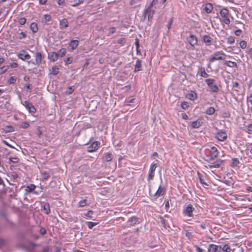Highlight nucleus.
<instances>
[{
  "instance_id": "obj_50",
  "label": "nucleus",
  "mask_w": 252,
  "mask_h": 252,
  "mask_svg": "<svg viewBox=\"0 0 252 252\" xmlns=\"http://www.w3.org/2000/svg\"><path fill=\"white\" fill-rule=\"evenodd\" d=\"M73 58L72 57H69L65 59L64 61L65 64H68L72 63Z\"/></svg>"
},
{
  "instance_id": "obj_31",
  "label": "nucleus",
  "mask_w": 252,
  "mask_h": 252,
  "mask_svg": "<svg viewBox=\"0 0 252 252\" xmlns=\"http://www.w3.org/2000/svg\"><path fill=\"white\" fill-rule=\"evenodd\" d=\"M43 209L45 211V213L46 214H49L50 213V205L48 203H46L43 207Z\"/></svg>"
},
{
  "instance_id": "obj_51",
  "label": "nucleus",
  "mask_w": 252,
  "mask_h": 252,
  "mask_svg": "<svg viewBox=\"0 0 252 252\" xmlns=\"http://www.w3.org/2000/svg\"><path fill=\"white\" fill-rule=\"evenodd\" d=\"M223 22L226 25H229L230 23V20L228 16L223 18Z\"/></svg>"
},
{
  "instance_id": "obj_57",
  "label": "nucleus",
  "mask_w": 252,
  "mask_h": 252,
  "mask_svg": "<svg viewBox=\"0 0 252 252\" xmlns=\"http://www.w3.org/2000/svg\"><path fill=\"white\" fill-rule=\"evenodd\" d=\"M29 124L27 123H26V122H23L21 124V127L23 128H28L29 126Z\"/></svg>"
},
{
  "instance_id": "obj_41",
  "label": "nucleus",
  "mask_w": 252,
  "mask_h": 252,
  "mask_svg": "<svg viewBox=\"0 0 252 252\" xmlns=\"http://www.w3.org/2000/svg\"><path fill=\"white\" fill-rule=\"evenodd\" d=\"M235 39L232 36H230L227 38V43L229 44H232L234 43Z\"/></svg>"
},
{
  "instance_id": "obj_58",
  "label": "nucleus",
  "mask_w": 252,
  "mask_h": 252,
  "mask_svg": "<svg viewBox=\"0 0 252 252\" xmlns=\"http://www.w3.org/2000/svg\"><path fill=\"white\" fill-rule=\"evenodd\" d=\"M27 188L29 189V191H31L35 189V186L33 184H31L30 186H28Z\"/></svg>"
},
{
  "instance_id": "obj_42",
  "label": "nucleus",
  "mask_w": 252,
  "mask_h": 252,
  "mask_svg": "<svg viewBox=\"0 0 252 252\" xmlns=\"http://www.w3.org/2000/svg\"><path fill=\"white\" fill-rule=\"evenodd\" d=\"M88 226L90 229H92L95 225H96V223L91 221L87 222Z\"/></svg>"
},
{
  "instance_id": "obj_13",
  "label": "nucleus",
  "mask_w": 252,
  "mask_h": 252,
  "mask_svg": "<svg viewBox=\"0 0 252 252\" xmlns=\"http://www.w3.org/2000/svg\"><path fill=\"white\" fill-rule=\"evenodd\" d=\"M210 159L212 160L214 159L218 156V151L215 147H211L210 150Z\"/></svg>"
},
{
  "instance_id": "obj_43",
  "label": "nucleus",
  "mask_w": 252,
  "mask_h": 252,
  "mask_svg": "<svg viewBox=\"0 0 252 252\" xmlns=\"http://www.w3.org/2000/svg\"><path fill=\"white\" fill-rule=\"evenodd\" d=\"M200 75L203 77H207L209 74L205 71V69H202L200 71Z\"/></svg>"
},
{
  "instance_id": "obj_20",
  "label": "nucleus",
  "mask_w": 252,
  "mask_h": 252,
  "mask_svg": "<svg viewBox=\"0 0 252 252\" xmlns=\"http://www.w3.org/2000/svg\"><path fill=\"white\" fill-rule=\"evenodd\" d=\"M220 13V15L223 18L228 16L229 15V11L226 8L221 9Z\"/></svg>"
},
{
  "instance_id": "obj_28",
  "label": "nucleus",
  "mask_w": 252,
  "mask_h": 252,
  "mask_svg": "<svg viewBox=\"0 0 252 252\" xmlns=\"http://www.w3.org/2000/svg\"><path fill=\"white\" fill-rule=\"evenodd\" d=\"M221 250L225 252H230L231 251V249L229 244L224 245L222 247H221Z\"/></svg>"
},
{
  "instance_id": "obj_38",
  "label": "nucleus",
  "mask_w": 252,
  "mask_h": 252,
  "mask_svg": "<svg viewBox=\"0 0 252 252\" xmlns=\"http://www.w3.org/2000/svg\"><path fill=\"white\" fill-rule=\"evenodd\" d=\"M126 39L125 38H121L118 40V43L121 45L122 46L126 44Z\"/></svg>"
},
{
  "instance_id": "obj_52",
  "label": "nucleus",
  "mask_w": 252,
  "mask_h": 252,
  "mask_svg": "<svg viewBox=\"0 0 252 252\" xmlns=\"http://www.w3.org/2000/svg\"><path fill=\"white\" fill-rule=\"evenodd\" d=\"M28 111H29L30 113H34L36 112V109H35L34 106L33 105H31V107Z\"/></svg>"
},
{
  "instance_id": "obj_25",
  "label": "nucleus",
  "mask_w": 252,
  "mask_h": 252,
  "mask_svg": "<svg viewBox=\"0 0 252 252\" xmlns=\"http://www.w3.org/2000/svg\"><path fill=\"white\" fill-rule=\"evenodd\" d=\"M59 72V68L57 66H54L52 67L50 73L53 75H56Z\"/></svg>"
},
{
  "instance_id": "obj_61",
  "label": "nucleus",
  "mask_w": 252,
  "mask_h": 252,
  "mask_svg": "<svg viewBox=\"0 0 252 252\" xmlns=\"http://www.w3.org/2000/svg\"><path fill=\"white\" fill-rule=\"evenodd\" d=\"M44 20L46 22H49L51 20V17L48 15H44Z\"/></svg>"
},
{
  "instance_id": "obj_54",
  "label": "nucleus",
  "mask_w": 252,
  "mask_h": 252,
  "mask_svg": "<svg viewBox=\"0 0 252 252\" xmlns=\"http://www.w3.org/2000/svg\"><path fill=\"white\" fill-rule=\"evenodd\" d=\"M173 22V18H170L168 22V24L167 25V27L168 30H169L170 29L171 25L172 24Z\"/></svg>"
},
{
  "instance_id": "obj_6",
  "label": "nucleus",
  "mask_w": 252,
  "mask_h": 252,
  "mask_svg": "<svg viewBox=\"0 0 252 252\" xmlns=\"http://www.w3.org/2000/svg\"><path fill=\"white\" fill-rule=\"evenodd\" d=\"M100 146V142L98 141H95L92 143V144L88 147V151L92 153L97 150Z\"/></svg>"
},
{
  "instance_id": "obj_35",
  "label": "nucleus",
  "mask_w": 252,
  "mask_h": 252,
  "mask_svg": "<svg viewBox=\"0 0 252 252\" xmlns=\"http://www.w3.org/2000/svg\"><path fill=\"white\" fill-rule=\"evenodd\" d=\"M86 202H87L86 199H84V200H82L78 202V207H84L85 206H86V205L87 204Z\"/></svg>"
},
{
  "instance_id": "obj_33",
  "label": "nucleus",
  "mask_w": 252,
  "mask_h": 252,
  "mask_svg": "<svg viewBox=\"0 0 252 252\" xmlns=\"http://www.w3.org/2000/svg\"><path fill=\"white\" fill-rule=\"evenodd\" d=\"M23 105L29 110L31 107V105L32 104L27 100L24 101L23 103H22Z\"/></svg>"
},
{
  "instance_id": "obj_5",
  "label": "nucleus",
  "mask_w": 252,
  "mask_h": 252,
  "mask_svg": "<svg viewBox=\"0 0 252 252\" xmlns=\"http://www.w3.org/2000/svg\"><path fill=\"white\" fill-rule=\"evenodd\" d=\"M17 56L19 59L23 61L30 60L31 58L30 54H29L28 53L24 50L20 51L18 54Z\"/></svg>"
},
{
  "instance_id": "obj_15",
  "label": "nucleus",
  "mask_w": 252,
  "mask_h": 252,
  "mask_svg": "<svg viewBox=\"0 0 252 252\" xmlns=\"http://www.w3.org/2000/svg\"><path fill=\"white\" fill-rule=\"evenodd\" d=\"M142 70V61L138 59L136 61L135 64L134 71L137 72Z\"/></svg>"
},
{
  "instance_id": "obj_62",
  "label": "nucleus",
  "mask_w": 252,
  "mask_h": 252,
  "mask_svg": "<svg viewBox=\"0 0 252 252\" xmlns=\"http://www.w3.org/2000/svg\"><path fill=\"white\" fill-rule=\"evenodd\" d=\"M7 70V68H5L4 66H2L0 68V75L4 73Z\"/></svg>"
},
{
  "instance_id": "obj_16",
  "label": "nucleus",
  "mask_w": 252,
  "mask_h": 252,
  "mask_svg": "<svg viewBox=\"0 0 252 252\" xmlns=\"http://www.w3.org/2000/svg\"><path fill=\"white\" fill-rule=\"evenodd\" d=\"M213 9V5L211 3H206L204 8V11L207 13H210Z\"/></svg>"
},
{
  "instance_id": "obj_9",
  "label": "nucleus",
  "mask_w": 252,
  "mask_h": 252,
  "mask_svg": "<svg viewBox=\"0 0 252 252\" xmlns=\"http://www.w3.org/2000/svg\"><path fill=\"white\" fill-rule=\"evenodd\" d=\"M138 222V219L135 216H133L128 219L127 221V225L128 226H133Z\"/></svg>"
},
{
  "instance_id": "obj_7",
  "label": "nucleus",
  "mask_w": 252,
  "mask_h": 252,
  "mask_svg": "<svg viewBox=\"0 0 252 252\" xmlns=\"http://www.w3.org/2000/svg\"><path fill=\"white\" fill-rule=\"evenodd\" d=\"M221 249V246H219L215 244H210L208 249V252H220Z\"/></svg>"
},
{
  "instance_id": "obj_45",
  "label": "nucleus",
  "mask_w": 252,
  "mask_h": 252,
  "mask_svg": "<svg viewBox=\"0 0 252 252\" xmlns=\"http://www.w3.org/2000/svg\"><path fill=\"white\" fill-rule=\"evenodd\" d=\"M198 178H199V181H200V183L202 184V185H204L205 186H208V184H207L206 183H205L204 182V181L203 180V179H202L201 177V175L199 174V173H198Z\"/></svg>"
},
{
  "instance_id": "obj_53",
  "label": "nucleus",
  "mask_w": 252,
  "mask_h": 252,
  "mask_svg": "<svg viewBox=\"0 0 252 252\" xmlns=\"http://www.w3.org/2000/svg\"><path fill=\"white\" fill-rule=\"evenodd\" d=\"M74 90V86H71L67 89V92L68 94H71L73 93Z\"/></svg>"
},
{
  "instance_id": "obj_23",
  "label": "nucleus",
  "mask_w": 252,
  "mask_h": 252,
  "mask_svg": "<svg viewBox=\"0 0 252 252\" xmlns=\"http://www.w3.org/2000/svg\"><path fill=\"white\" fill-rule=\"evenodd\" d=\"M222 161L221 160H219L217 161L216 163L208 165V166L209 168L211 169L213 168H218L220 167V164L221 163Z\"/></svg>"
},
{
  "instance_id": "obj_48",
  "label": "nucleus",
  "mask_w": 252,
  "mask_h": 252,
  "mask_svg": "<svg viewBox=\"0 0 252 252\" xmlns=\"http://www.w3.org/2000/svg\"><path fill=\"white\" fill-rule=\"evenodd\" d=\"M191 127L193 128H198L199 126V123L197 122H193L191 123Z\"/></svg>"
},
{
  "instance_id": "obj_8",
  "label": "nucleus",
  "mask_w": 252,
  "mask_h": 252,
  "mask_svg": "<svg viewBox=\"0 0 252 252\" xmlns=\"http://www.w3.org/2000/svg\"><path fill=\"white\" fill-rule=\"evenodd\" d=\"M79 45V41L77 40H72L68 44L69 50L72 51L77 48Z\"/></svg>"
},
{
  "instance_id": "obj_63",
  "label": "nucleus",
  "mask_w": 252,
  "mask_h": 252,
  "mask_svg": "<svg viewBox=\"0 0 252 252\" xmlns=\"http://www.w3.org/2000/svg\"><path fill=\"white\" fill-rule=\"evenodd\" d=\"M247 131L249 133H251L252 132V125H250L248 126Z\"/></svg>"
},
{
  "instance_id": "obj_12",
  "label": "nucleus",
  "mask_w": 252,
  "mask_h": 252,
  "mask_svg": "<svg viewBox=\"0 0 252 252\" xmlns=\"http://www.w3.org/2000/svg\"><path fill=\"white\" fill-rule=\"evenodd\" d=\"M216 137L220 141H223L227 138V134L223 131H221L217 133Z\"/></svg>"
},
{
  "instance_id": "obj_30",
  "label": "nucleus",
  "mask_w": 252,
  "mask_h": 252,
  "mask_svg": "<svg viewBox=\"0 0 252 252\" xmlns=\"http://www.w3.org/2000/svg\"><path fill=\"white\" fill-rule=\"evenodd\" d=\"M215 112V108L213 107H210L206 110V113L208 115H212L214 114Z\"/></svg>"
},
{
  "instance_id": "obj_27",
  "label": "nucleus",
  "mask_w": 252,
  "mask_h": 252,
  "mask_svg": "<svg viewBox=\"0 0 252 252\" xmlns=\"http://www.w3.org/2000/svg\"><path fill=\"white\" fill-rule=\"evenodd\" d=\"M197 94L194 92H191L190 93H189L188 94L189 99L191 100H194L196 99L197 98Z\"/></svg>"
},
{
  "instance_id": "obj_29",
  "label": "nucleus",
  "mask_w": 252,
  "mask_h": 252,
  "mask_svg": "<svg viewBox=\"0 0 252 252\" xmlns=\"http://www.w3.org/2000/svg\"><path fill=\"white\" fill-rule=\"evenodd\" d=\"M58 57H63L66 53V50L64 48H62L60 49L58 52H56Z\"/></svg>"
},
{
  "instance_id": "obj_19",
  "label": "nucleus",
  "mask_w": 252,
  "mask_h": 252,
  "mask_svg": "<svg viewBox=\"0 0 252 252\" xmlns=\"http://www.w3.org/2000/svg\"><path fill=\"white\" fill-rule=\"evenodd\" d=\"M48 58L50 61L52 62H55L58 60V56L56 52H53L49 55Z\"/></svg>"
},
{
  "instance_id": "obj_44",
  "label": "nucleus",
  "mask_w": 252,
  "mask_h": 252,
  "mask_svg": "<svg viewBox=\"0 0 252 252\" xmlns=\"http://www.w3.org/2000/svg\"><path fill=\"white\" fill-rule=\"evenodd\" d=\"M41 176L43 180H46L49 177V175L46 172H43L41 174Z\"/></svg>"
},
{
  "instance_id": "obj_64",
  "label": "nucleus",
  "mask_w": 252,
  "mask_h": 252,
  "mask_svg": "<svg viewBox=\"0 0 252 252\" xmlns=\"http://www.w3.org/2000/svg\"><path fill=\"white\" fill-rule=\"evenodd\" d=\"M195 248L197 252H203V250L199 248L198 246H195Z\"/></svg>"
},
{
  "instance_id": "obj_40",
  "label": "nucleus",
  "mask_w": 252,
  "mask_h": 252,
  "mask_svg": "<svg viewBox=\"0 0 252 252\" xmlns=\"http://www.w3.org/2000/svg\"><path fill=\"white\" fill-rule=\"evenodd\" d=\"M155 176V172H149L148 180L149 181L152 180L154 179Z\"/></svg>"
},
{
  "instance_id": "obj_26",
  "label": "nucleus",
  "mask_w": 252,
  "mask_h": 252,
  "mask_svg": "<svg viewBox=\"0 0 252 252\" xmlns=\"http://www.w3.org/2000/svg\"><path fill=\"white\" fill-rule=\"evenodd\" d=\"M30 29L34 33L38 31V28L36 23L33 22L31 24Z\"/></svg>"
},
{
  "instance_id": "obj_14",
  "label": "nucleus",
  "mask_w": 252,
  "mask_h": 252,
  "mask_svg": "<svg viewBox=\"0 0 252 252\" xmlns=\"http://www.w3.org/2000/svg\"><path fill=\"white\" fill-rule=\"evenodd\" d=\"M165 193V190L163 188H162L161 186L158 187V190L154 194V196L156 198H158L163 195Z\"/></svg>"
},
{
  "instance_id": "obj_3",
  "label": "nucleus",
  "mask_w": 252,
  "mask_h": 252,
  "mask_svg": "<svg viewBox=\"0 0 252 252\" xmlns=\"http://www.w3.org/2000/svg\"><path fill=\"white\" fill-rule=\"evenodd\" d=\"M195 208L191 204H188V205L184 206L183 210V214L185 216L191 217L193 216V212Z\"/></svg>"
},
{
  "instance_id": "obj_47",
  "label": "nucleus",
  "mask_w": 252,
  "mask_h": 252,
  "mask_svg": "<svg viewBox=\"0 0 252 252\" xmlns=\"http://www.w3.org/2000/svg\"><path fill=\"white\" fill-rule=\"evenodd\" d=\"M181 107L185 110L187 109L189 107L188 103L185 101L182 102Z\"/></svg>"
},
{
  "instance_id": "obj_22",
  "label": "nucleus",
  "mask_w": 252,
  "mask_h": 252,
  "mask_svg": "<svg viewBox=\"0 0 252 252\" xmlns=\"http://www.w3.org/2000/svg\"><path fill=\"white\" fill-rule=\"evenodd\" d=\"M224 64L230 67H235L237 66V64L235 62L227 61L224 63Z\"/></svg>"
},
{
  "instance_id": "obj_32",
  "label": "nucleus",
  "mask_w": 252,
  "mask_h": 252,
  "mask_svg": "<svg viewBox=\"0 0 252 252\" xmlns=\"http://www.w3.org/2000/svg\"><path fill=\"white\" fill-rule=\"evenodd\" d=\"M232 166L236 167L237 166L239 163V161L237 158H233L232 159Z\"/></svg>"
},
{
  "instance_id": "obj_4",
  "label": "nucleus",
  "mask_w": 252,
  "mask_h": 252,
  "mask_svg": "<svg viewBox=\"0 0 252 252\" xmlns=\"http://www.w3.org/2000/svg\"><path fill=\"white\" fill-rule=\"evenodd\" d=\"M215 80L214 79H207L205 80V82L211 89L212 92H217L219 91V88L217 85L214 84Z\"/></svg>"
},
{
  "instance_id": "obj_18",
  "label": "nucleus",
  "mask_w": 252,
  "mask_h": 252,
  "mask_svg": "<svg viewBox=\"0 0 252 252\" xmlns=\"http://www.w3.org/2000/svg\"><path fill=\"white\" fill-rule=\"evenodd\" d=\"M203 40L207 45H210L213 40V39L210 36L205 35L203 37Z\"/></svg>"
},
{
  "instance_id": "obj_10",
  "label": "nucleus",
  "mask_w": 252,
  "mask_h": 252,
  "mask_svg": "<svg viewBox=\"0 0 252 252\" xmlns=\"http://www.w3.org/2000/svg\"><path fill=\"white\" fill-rule=\"evenodd\" d=\"M35 62H33L32 63L37 65H39L41 63L42 61V55L40 52H36L35 54Z\"/></svg>"
},
{
  "instance_id": "obj_39",
  "label": "nucleus",
  "mask_w": 252,
  "mask_h": 252,
  "mask_svg": "<svg viewBox=\"0 0 252 252\" xmlns=\"http://www.w3.org/2000/svg\"><path fill=\"white\" fill-rule=\"evenodd\" d=\"M240 46L241 48L245 49L247 47V42L244 40H242L240 42Z\"/></svg>"
},
{
  "instance_id": "obj_55",
  "label": "nucleus",
  "mask_w": 252,
  "mask_h": 252,
  "mask_svg": "<svg viewBox=\"0 0 252 252\" xmlns=\"http://www.w3.org/2000/svg\"><path fill=\"white\" fill-rule=\"evenodd\" d=\"M37 245H38L37 244H35L34 243H30L29 244V247L31 249L34 250L35 249V248L37 246Z\"/></svg>"
},
{
  "instance_id": "obj_49",
  "label": "nucleus",
  "mask_w": 252,
  "mask_h": 252,
  "mask_svg": "<svg viewBox=\"0 0 252 252\" xmlns=\"http://www.w3.org/2000/svg\"><path fill=\"white\" fill-rule=\"evenodd\" d=\"M26 19L25 18H21L19 19L18 22L21 25H23L25 24Z\"/></svg>"
},
{
  "instance_id": "obj_34",
  "label": "nucleus",
  "mask_w": 252,
  "mask_h": 252,
  "mask_svg": "<svg viewBox=\"0 0 252 252\" xmlns=\"http://www.w3.org/2000/svg\"><path fill=\"white\" fill-rule=\"evenodd\" d=\"M157 167V163H152L151 165L149 171H150V172H155Z\"/></svg>"
},
{
  "instance_id": "obj_60",
  "label": "nucleus",
  "mask_w": 252,
  "mask_h": 252,
  "mask_svg": "<svg viewBox=\"0 0 252 252\" xmlns=\"http://www.w3.org/2000/svg\"><path fill=\"white\" fill-rule=\"evenodd\" d=\"M40 233L42 235H44L46 233V230L44 228L41 227L40 229Z\"/></svg>"
},
{
  "instance_id": "obj_11",
  "label": "nucleus",
  "mask_w": 252,
  "mask_h": 252,
  "mask_svg": "<svg viewBox=\"0 0 252 252\" xmlns=\"http://www.w3.org/2000/svg\"><path fill=\"white\" fill-rule=\"evenodd\" d=\"M188 41L190 45L194 46L197 44L198 40L194 35L191 34L188 38Z\"/></svg>"
},
{
  "instance_id": "obj_46",
  "label": "nucleus",
  "mask_w": 252,
  "mask_h": 252,
  "mask_svg": "<svg viewBox=\"0 0 252 252\" xmlns=\"http://www.w3.org/2000/svg\"><path fill=\"white\" fill-rule=\"evenodd\" d=\"M9 160L13 163H17L19 161V159L17 158L9 157Z\"/></svg>"
},
{
  "instance_id": "obj_36",
  "label": "nucleus",
  "mask_w": 252,
  "mask_h": 252,
  "mask_svg": "<svg viewBox=\"0 0 252 252\" xmlns=\"http://www.w3.org/2000/svg\"><path fill=\"white\" fill-rule=\"evenodd\" d=\"M26 37V34L24 32H21L17 34V38L19 39H22Z\"/></svg>"
},
{
  "instance_id": "obj_2",
  "label": "nucleus",
  "mask_w": 252,
  "mask_h": 252,
  "mask_svg": "<svg viewBox=\"0 0 252 252\" xmlns=\"http://www.w3.org/2000/svg\"><path fill=\"white\" fill-rule=\"evenodd\" d=\"M226 55L222 51L216 52L213 53L209 59L210 63H213L217 60H224Z\"/></svg>"
},
{
  "instance_id": "obj_17",
  "label": "nucleus",
  "mask_w": 252,
  "mask_h": 252,
  "mask_svg": "<svg viewBox=\"0 0 252 252\" xmlns=\"http://www.w3.org/2000/svg\"><path fill=\"white\" fill-rule=\"evenodd\" d=\"M68 26V21L66 19H63L60 21V29L67 28Z\"/></svg>"
},
{
  "instance_id": "obj_24",
  "label": "nucleus",
  "mask_w": 252,
  "mask_h": 252,
  "mask_svg": "<svg viewBox=\"0 0 252 252\" xmlns=\"http://www.w3.org/2000/svg\"><path fill=\"white\" fill-rule=\"evenodd\" d=\"M113 158V156L111 153H106L104 154V156L103 157L104 160L107 161H111Z\"/></svg>"
},
{
  "instance_id": "obj_37",
  "label": "nucleus",
  "mask_w": 252,
  "mask_h": 252,
  "mask_svg": "<svg viewBox=\"0 0 252 252\" xmlns=\"http://www.w3.org/2000/svg\"><path fill=\"white\" fill-rule=\"evenodd\" d=\"M16 77H14V76H11V77L9 78V79H8V83L9 84H14V83H15V82H16Z\"/></svg>"
},
{
  "instance_id": "obj_56",
  "label": "nucleus",
  "mask_w": 252,
  "mask_h": 252,
  "mask_svg": "<svg viewBox=\"0 0 252 252\" xmlns=\"http://www.w3.org/2000/svg\"><path fill=\"white\" fill-rule=\"evenodd\" d=\"M109 35L115 33L116 32V28L113 27L110 28L109 29Z\"/></svg>"
},
{
  "instance_id": "obj_21",
  "label": "nucleus",
  "mask_w": 252,
  "mask_h": 252,
  "mask_svg": "<svg viewBox=\"0 0 252 252\" xmlns=\"http://www.w3.org/2000/svg\"><path fill=\"white\" fill-rule=\"evenodd\" d=\"M84 1V0H70L69 2L72 6H76L81 4Z\"/></svg>"
},
{
  "instance_id": "obj_59",
  "label": "nucleus",
  "mask_w": 252,
  "mask_h": 252,
  "mask_svg": "<svg viewBox=\"0 0 252 252\" xmlns=\"http://www.w3.org/2000/svg\"><path fill=\"white\" fill-rule=\"evenodd\" d=\"M25 87L26 88V91L27 92H30L32 90V86L31 85L28 84H26V86H25Z\"/></svg>"
},
{
  "instance_id": "obj_1",
  "label": "nucleus",
  "mask_w": 252,
  "mask_h": 252,
  "mask_svg": "<svg viewBox=\"0 0 252 252\" xmlns=\"http://www.w3.org/2000/svg\"><path fill=\"white\" fill-rule=\"evenodd\" d=\"M158 2V0H153L149 6L144 10V14L145 17L146 16L148 17V20H150L153 18L155 12V10L153 9V7L154 5L157 4Z\"/></svg>"
}]
</instances>
